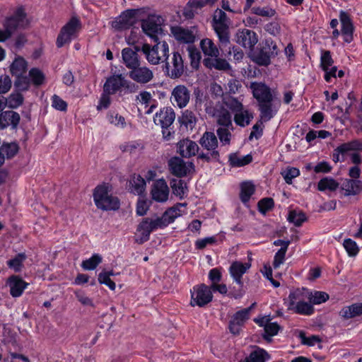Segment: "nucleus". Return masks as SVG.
<instances>
[{
	"instance_id": "1",
	"label": "nucleus",
	"mask_w": 362,
	"mask_h": 362,
	"mask_svg": "<svg viewBox=\"0 0 362 362\" xmlns=\"http://www.w3.org/2000/svg\"><path fill=\"white\" fill-rule=\"evenodd\" d=\"M202 150L198 153L197 160L204 163H221L220 153L218 151V139L212 132H205L199 140Z\"/></svg>"
},
{
	"instance_id": "2",
	"label": "nucleus",
	"mask_w": 362,
	"mask_h": 362,
	"mask_svg": "<svg viewBox=\"0 0 362 362\" xmlns=\"http://www.w3.org/2000/svg\"><path fill=\"white\" fill-rule=\"evenodd\" d=\"M279 54L276 42L271 37L265 38L250 54L251 60L261 66H268L271 59Z\"/></svg>"
},
{
	"instance_id": "3",
	"label": "nucleus",
	"mask_w": 362,
	"mask_h": 362,
	"mask_svg": "<svg viewBox=\"0 0 362 362\" xmlns=\"http://www.w3.org/2000/svg\"><path fill=\"white\" fill-rule=\"evenodd\" d=\"M108 184L98 185L93 191V200L98 209L103 211H117L120 208V201L110 194Z\"/></svg>"
},
{
	"instance_id": "4",
	"label": "nucleus",
	"mask_w": 362,
	"mask_h": 362,
	"mask_svg": "<svg viewBox=\"0 0 362 362\" xmlns=\"http://www.w3.org/2000/svg\"><path fill=\"white\" fill-rule=\"evenodd\" d=\"M27 23L25 9L23 6L18 7L12 16L5 19L4 30L0 29V42H5L17 29L24 28Z\"/></svg>"
},
{
	"instance_id": "5",
	"label": "nucleus",
	"mask_w": 362,
	"mask_h": 362,
	"mask_svg": "<svg viewBox=\"0 0 362 362\" xmlns=\"http://www.w3.org/2000/svg\"><path fill=\"white\" fill-rule=\"evenodd\" d=\"M138 86L125 78L122 74H113L107 78L103 86V91L114 95L122 89L125 93H132L137 90Z\"/></svg>"
},
{
	"instance_id": "6",
	"label": "nucleus",
	"mask_w": 362,
	"mask_h": 362,
	"mask_svg": "<svg viewBox=\"0 0 362 362\" xmlns=\"http://www.w3.org/2000/svg\"><path fill=\"white\" fill-rule=\"evenodd\" d=\"M141 51L146 55L148 62L153 65L165 63L169 57V46L165 41H157L153 46L144 44Z\"/></svg>"
},
{
	"instance_id": "7",
	"label": "nucleus",
	"mask_w": 362,
	"mask_h": 362,
	"mask_svg": "<svg viewBox=\"0 0 362 362\" xmlns=\"http://www.w3.org/2000/svg\"><path fill=\"white\" fill-rule=\"evenodd\" d=\"M230 21L226 13L221 9L217 8L213 16L212 26L223 46L230 44L229 25Z\"/></svg>"
},
{
	"instance_id": "8",
	"label": "nucleus",
	"mask_w": 362,
	"mask_h": 362,
	"mask_svg": "<svg viewBox=\"0 0 362 362\" xmlns=\"http://www.w3.org/2000/svg\"><path fill=\"white\" fill-rule=\"evenodd\" d=\"M81 28V23L78 18L71 17L61 28L56 40L57 47L61 48L66 44H69L73 39L77 37Z\"/></svg>"
},
{
	"instance_id": "9",
	"label": "nucleus",
	"mask_w": 362,
	"mask_h": 362,
	"mask_svg": "<svg viewBox=\"0 0 362 362\" xmlns=\"http://www.w3.org/2000/svg\"><path fill=\"white\" fill-rule=\"evenodd\" d=\"M191 300L190 305L193 307L197 305L204 307L212 301L213 293L210 286L204 284H201L193 286L190 291Z\"/></svg>"
},
{
	"instance_id": "10",
	"label": "nucleus",
	"mask_w": 362,
	"mask_h": 362,
	"mask_svg": "<svg viewBox=\"0 0 362 362\" xmlns=\"http://www.w3.org/2000/svg\"><path fill=\"white\" fill-rule=\"evenodd\" d=\"M163 71L168 77L172 79L180 78L185 71L182 55L178 52H174L170 61L166 60L163 66Z\"/></svg>"
},
{
	"instance_id": "11",
	"label": "nucleus",
	"mask_w": 362,
	"mask_h": 362,
	"mask_svg": "<svg viewBox=\"0 0 362 362\" xmlns=\"http://www.w3.org/2000/svg\"><path fill=\"white\" fill-rule=\"evenodd\" d=\"M254 305L255 303L248 308L238 310L232 316L228 325V329L231 334L233 335H238L240 334L242 327L250 319L251 310Z\"/></svg>"
},
{
	"instance_id": "12",
	"label": "nucleus",
	"mask_w": 362,
	"mask_h": 362,
	"mask_svg": "<svg viewBox=\"0 0 362 362\" xmlns=\"http://www.w3.org/2000/svg\"><path fill=\"white\" fill-rule=\"evenodd\" d=\"M341 23V33L346 43H351L354 40V25L350 14L341 10L339 12Z\"/></svg>"
},
{
	"instance_id": "13",
	"label": "nucleus",
	"mask_w": 362,
	"mask_h": 362,
	"mask_svg": "<svg viewBox=\"0 0 362 362\" xmlns=\"http://www.w3.org/2000/svg\"><path fill=\"white\" fill-rule=\"evenodd\" d=\"M137 10L129 9L122 14L112 23V27L117 30H124L130 28L136 22Z\"/></svg>"
},
{
	"instance_id": "14",
	"label": "nucleus",
	"mask_w": 362,
	"mask_h": 362,
	"mask_svg": "<svg viewBox=\"0 0 362 362\" xmlns=\"http://www.w3.org/2000/svg\"><path fill=\"white\" fill-rule=\"evenodd\" d=\"M168 167L171 173L177 177L187 176L191 169H194L192 162L186 163L179 157H173L168 161Z\"/></svg>"
},
{
	"instance_id": "15",
	"label": "nucleus",
	"mask_w": 362,
	"mask_h": 362,
	"mask_svg": "<svg viewBox=\"0 0 362 362\" xmlns=\"http://www.w3.org/2000/svg\"><path fill=\"white\" fill-rule=\"evenodd\" d=\"M190 91L184 85L176 86L172 91L170 100L180 108L185 107L189 102Z\"/></svg>"
},
{
	"instance_id": "16",
	"label": "nucleus",
	"mask_w": 362,
	"mask_h": 362,
	"mask_svg": "<svg viewBox=\"0 0 362 362\" xmlns=\"http://www.w3.org/2000/svg\"><path fill=\"white\" fill-rule=\"evenodd\" d=\"M257 105L261 119L264 122H268L277 113L280 107V102L275 103L274 98H272Z\"/></svg>"
},
{
	"instance_id": "17",
	"label": "nucleus",
	"mask_w": 362,
	"mask_h": 362,
	"mask_svg": "<svg viewBox=\"0 0 362 362\" xmlns=\"http://www.w3.org/2000/svg\"><path fill=\"white\" fill-rule=\"evenodd\" d=\"M258 42L257 33L249 29L238 30L236 33V42L244 48L253 50L255 45Z\"/></svg>"
},
{
	"instance_id": "18",
	"label": "nucleus",
	"mask_w": 362,
	"mask_h": 362,
	"mask_svg": "<svg viewBox=\"0 0 362 362\" xmlns=\"http://www.w3.org/2000/svg\"><path fill=\"white\" fill-rule=\"evenodd\" d=\"M195 27L185 28L181 26H173L171 33L175 40L181 43L192 44L195 41Z\"/></svg>"
},
{
	"instance_id": "19",
	"label": "nucleus",
	"mask_w": 362,
	"mask_h": 362,
	"mask_svg": "<svg viewBox=\"0 0 362 362\" xmlns=\"http://www.w3.org/2000/svg\"><path fill=\"white\" fill-rule=\"evenodd\" d=\"M129 77L134 81L145 84L150 82L153 78V71L147 66H141L140 65L129 70Z\"/></svg>"
},
{
	"instance_id": "20",
	"label": "nucleus",
	"mask_w": 362,
	"mask_h": 362,
	"mask_svg": "<svg viewBox=\"0 0 362 362\" xmlns=\"http://www.w3.org/2000/svg\"><path fill=\"white\" fill-rule=\"evenodd\" d=\"M250 88L252 91L253 97L257 101V104L275 98L271 88L264 83H251Z\"/></svg>"
},
{
	"instance_id": "21",
	"label": "nucleus",
	"mask_w": 362,
	"mask_h": 362,
	"mask_svg": "<svg viewBox=\"0 0 362 362\" xmlns=\"http://www.w3.org/2000/svg\"><path fill=\"white\" fill-rule=\"evenodd\" d=\"M134 49L130 47L124 48L122 50L123 64L128 69H132L140 65V58L138 52L141 50L139 46H134Z\"/></svg>"
},
{
	"instance_id": "22",
	"label": "nucleus",
	"mask_w": 362,
	"mask_h": 362,
	"mask_svg": "<svg viewBox=\"0 0 362 362\" xmlns=\"http://www.w3.org/2000/svg\"><path fill=\"white\" fill-rule=\"evenodd\" d=\"M152 199L158 202H166L168 199L169 188L163 179L157 180L151 191Z\"/></svg>"
},
{
	"instance_id": "23",
	"label": "nucleus",
	"mask_w": 362,
	"mask_h": 362,
	"mask_svg": "<svg viewBox=\"0 0 362 362\" xmlns=\"http://www.w3.org/2000/svg\"><path fill=\"white\" fill-rule=\"evenodd\" d=\"M175 119V113L170 107H165L156 112L153 117V122L160 127H170Z\"/></svg>"
},
{
	"instance_id": "24",
	"label": "nucleus",
	"mask_w": 362,
	"mask_h": 362,
	"mask_svg": "<svg viewBox=\"0 0 362 362\" xmlns=\"http://www.w3.org/2000/svg\"><path fill=\"white\" fill-rule=\"evenodd\" d=\"M177 152L184 158H190L199 153L198 144L189 139L180 141L177 143Z\"/></svg>"
},
{
	"instance_id": "25",
	"label": "nucleus",
	"mask_w": 362,
	"mask_h": 362,
	"mask_svg": "<svg viewBox=\"0 0 362 362\" xmlns=\"http://www.w3.org/2000/svg\"><path fill=\"white\" fill-rule=\"evenodd\" d=\"M141 28L144 33L153 39L155 42L158 40L157 34L160 30V25L157 22L156 16H148L146 19L143 20Z\"/></svg>"
},
{
	"instance_id": "26",
	"label": "nucleus",
	"mask_w": 362,
	"mask_h": 362,
	"mask_svg": "<svg viewBox=\"0 0 362 362\" xmlns=\"http://www.w3.org/2000/svg\"><path fill=\"white\" fill-rule=\"evenodd\" d=\"M7 284L10 288L11 296L14 298L20 297L28 286V283L17 275L11 276L7 280Z\"/></svg>"
},
{
	"instance_id": "27",
	"label": "nucleus",
	"mask_w": 362,
	"mask_h": 362,
	"mask_svg": "<svg viewBox=\"0 0 362 362\" xmlns=\"http://www.w3.org/2000/svg\"><path fill=\"white\" fill-rule=\"evenodd\" d=\"M20 115L18 112L13 110L3 111L0 113V129H4L8 126H11L13 129H16L20 122Z\"/></svg>"
},
{
	"instance_id": "28",
	"label": "nucleus",
	"mask_w": 362,
	"mask_h": 362,
	"mask_svg": "<svg viewBox=\"0 0 362 362\" xmlns=\"http://www.w3.org/2000/svg\"><path fill=\"white\" fill-rule=\"evenodd\" d=\"M341 189L345 197L358 195L362 192V181L345 179L341 185Z\"/></svg>"
},
{
	"instance_id": "29",
	"label": "nucleus",
	"mask_w": 362,
	"mask_h": 362,
	"mask_svg": "<svg viewBox=\"0 0 362 362\" xmlns=\"http://www.w3.org/2000/svg\"><path fill=\"white\" fill-rule=\"evenodd\" d=\"M339 315L344 320L362 316V303H353L351 305L343 307Z\"/></svg>"
},
{
	"instance_id": "30",
	"label": "nucleus",
	"mask_w": 362,
	"mask_h": 362,
	"mask_svg": "<svg viewBox=\"0 0 362 362\" xmlns=\"http://www.w3.org/2000/svg\"><path fill=\"white\" fill-rule=\"evenodd\" d=\"M137 232L139 233L136 242L139 244H143L147 242L150 238V235L153 229L149 223V218H144L143 221L138 225Z\"/></svg>"
},
{
	"instance_id": "31",
	"label": "nucleus",
	"mask_w": 362,
	"mask_h": 362,
	"mask_svg": "<svg viewBox=\"0 0 362 362\" xmlns=\"http://www.w3.org/2000/svg\"><path fill=\"white\" fill-rule=\"evenodd\" d=\"M204 65L211 69L226 71L230 69L229 63L224 59L217 57L205 58L203 60Z\"/></svg>"
},
{
	"instance_id": "32",
	"label": "nucleus",
	"mask_w": 362,
	"mask_h": 362,
	"mask_svg": "<svg viewBox=\"0 0 362 362\" xmlns=\"http://www.w3.org/2000/svg\"><path fill=\"white\" fill-rule=\"evenodd\" d=\"M270 359L271 356L265 349L255 346L247 357V362H266Z\"/></svg>"
},
{
	"instance_id": "33",
	"label": "nucleus",
	"mask_w": 362,
	"mask_h": 362,
	"mask_svg": "<svg viewBox=\"0 0 362 362\" xmlns=\"http://www.w3.org/2000/svg\"><path fill=\"white\" fill-rule=\"evenodd\" d=\"M252 161L251 154L240 156L238 153H232L228 155V163L231 168H239L248 165Z\"/></svg>"
},
{
	"instance_id": "34",
	"label": "nucleus",
	"mask_w": 362,
	"mask_h": 362,
	"mask_svg": "<svg viewBox=\"0 0 362 362\" xmlns=\"http://www.w3.org/2000/svg\"><path fill=\"white\" fill-rule=\"evenodd\" d=\"M178 121L181 125L185 126L187 129H192L197 124V118L193 111L185 110L178 117Z\"/></svg>"
},
{
	"instance_id": "35",
	"label": "nucleus",
	"mask_w": 362,
	"mask_h": 362,
	"mask_svg": "<svg viewBox=\"0 0 362 362\" xmlns=\"http://www.w3.org/2000/svg\"><path fill=\"white\" fill-rule=\"evenodd\" d=\"M255 192V186L250 181L243 182L240 185V199L241 202L246 204L249 202L252 195Z\"/></svg>"
},
{
	"instance_id": "36",
	"label": "nucleus",
	"mask_w": 362,
	"mask_h": 362,
	"mask_svg": "<svg viewBox=\"0 0 362 362\" xmlns=\"http://www.w3.org/2000/svg\"><path fill=\"white\" fill-rule=\"evenodd\" d=\"M10 71L12 76H19L27 71V62L21 57H18L10 66Z\"/></svg>"
},
{
	"instance_id": "37",
	"label": "nucleus",
	"mask_w": 362,
	"mask_h": 362,
	"mask_svg": "<svg viewBox=\"0 0 362 362\" xmlns=\"http://www.w3.org/2000/svg\"><path fill=\"white\" fill-rule=\"evenodd\" d=\"M144 148V146L141 141H131L126 142L119 146V149L122 152L134 155L141 153Z\"/></svg>"
},
{
	"instance_id": "38",
	"label": "nucleus",
	"mask_w": 362,
	"mask_h": 362,
	"mask_svg": "<svg viewBox=\"0 0 362 362\" xmlns=\"http://www.w3.org/2000/svg\"><path fill=\"white\" fill-rule=\"evenodd\" d=\"M337 148V152L340 153L341 156L345 158L351 151H362V143L358 140H353L339 145Z\"/></svg>"
},
{
	"instance_id": "39",
	"label": "nucleus",
	"mask_w": 362,
	"mask_h": 362,
	"mask_svg": "<svg viewBox=\"0 0 362 362\" xmlns=\"http://www.w3.org/2000/svg\"><path fill=\"white\" fill-rule=\"evenodd\" d=\"M200 46L205 55L211 57L210 58L218 57L219 50L211 39H203L200 42Z\"/></svg>"
},
{
	"instance_id": "40",
	"label": "nucleus",
	"mask_w": 362,
	"mask_h": 362,
	"mask_svg": "<svg viewBox=\"0 0 362 362\" xmlns=\"http://www.w3.org/2000/svg\"><path fill=\"white\" fill-rule=\"evenodd\" d=\"M146 188V181L139 175H134L130 180V190L134 194H141Z\"/></svg>"
},
{
	"instance_id": "41",
	"label": "nucleus",
	"mask_w": 362,
	"mask_h": 362,
	"mask_svg": "<svg viewBox=\"0 0 362 362\" xmlns=\"http://www.w3.org/2000/svg\"><path fill=\"white\" fill-rule=\"evenodd\" d=\"M19 151V146L16 142H4L0 146L1 155L4 157V159H10L13 158Z\"/></svg>"
},
{
	"instance_id": "42",
	"label": "nucleus",
	"mask_w": 362,
	"mask_h": 362,
	"mask_svg": "<svg viewBox=\"0 0 362 362\" xmlns=\"http://www.w3.org/2000/svg\"><path fill=\"white\" fill-rule=\"evenodd\" d=\"M173 193L179 197L180 199H183L187 192V184L180 179H173L170 182Z\"/></svg>"
},
{
	"instance_id": "43",
	"label": "nucleus",
	"mask_w": 362,
	"mask_h": 362,
	"mask_svg": "<svg viewBox=\"0 0 362 362\" xmlns=\"http://www.w3.org/2000/svg\"><path fill=\"white\" fill-rule=\"evenodd\" d=\"M250 267V264L235 261L230 266L229 272L232 277L243 276Z\"/></svg>"
},
{
	"instance_id": "44",
	"label": "nucleus",
	"mask_w": 362,
	"mask_h": 362,
	"mask_svg": "<svg viewBox=\"0 0 362 362\" xmlns=\"http://www.w3.org/2000/svg\"><path fill=\"white\" fill-rule=\"evenodd\" d=\"M296 313L303 315H311L314 313L315 309L310 303L299 300L296 305L291 308Z\"/></svg>"
},
{
	"instance_id": "45",
	"label": "nucleus",
	"mask_w": 362,
	"mask_h": 362,
	"mask_svg": "<svg viewBox=\"0 0 362 362\" xmlns=\"http://www.w3.org/2000/svg\"><path fill=\"white\" fill-rule=\"evenodd\" d=\"M339 187V183L332 177H324L317 183V189L321 192L329 190L335 191Z\"/></svg>"
},
{
	"instance_id": "46",
	"label": "nucleus",
	"mask_w": 362,
	"mask_h": 362,
	"mask_svg": "<svg viewBox=\"0 0 362 362\" xmlns=\"http://www.w3.org/2000/svg\"><path fill=\"white\" fill-rule=\"evenodd\" d=\"M27 256L24 252L18 253L13 259L7 261V266L14 270L15 272H19L23 267V262Z\"/></svg>"
},
{
	"instance_id": "47",
	"label": "nucleus",
	"mask_w": 362,
	"mask_h": 362,
	"mask_svg": "<svg viewBox=\"0 0 362 362\" xmlns=\"http://www.w3.org/2000/svg\"><path fill=\"white\" fill-rule=\"evenodd\" d=\"M280 328L277 322H270L267 325H265L264 328V333L262 334L263 339L268 342H271L272 341V337L278 334Z\"/></svg>"
},
{
	"instance_id": "48",
	"label": "nucleus",
	"mask_w": 362,
	"mask_h": 362,
	"mask_svg": "<svg viewBox=\"0 0 362 362\" xmlns=\"http://www.w3.org/2000/svg\"><path fill=\"white\" fill-rule=\"evenodd\" d=\"M252 118V115H250L247 110H241L235 114L234 121L237 125L244 127L250 124Z\"/></svg>"
},
{
	"instance_id": "49",
	"label": "nucleus",
	"mask_w": 362,
	"mask_h": 362,
	"mask_svg": "<svg viewBox=\"0 0 362 362\" xmlns=\"http://www.w3.org/2000/svg\"><path fill=\"white\" fill-rule=\"evenodd\" d=\"M30 85V79L25 74L16 76L14 81V87L17 91H26L29 89Z\"/></svg>"
},
{
	"instance_id": "50",
	"label": "nucleus",
	"mask_w": 362,
	"mask_h": 362,
	"mask_svg": "<svg viewBox=\"0 0 362 362\" xmlns=\"http://www.w3.org/2000/svg\"><path fill=\"white\" fill-rule=\"evenodd\" d=\"M312 305H318L326 302L329 299V295L323 291L310 292L308 296Z\"/></svg>"
},
{
	"instance_id": "51",
	"label": "nucleus",
	"mask_w": 362,
	"mask_h": 362,
	"mask_svg": "<svg viewBox=\"0 0 362 362\" xmlns=\"http://www.w3.org/2000/svg\"><path fill=\"white\" fill-rule=\"evenodd\" d=\"M29 77L30 78V81L36 86H41L45 78L44 74L37 68H32L29 71Z\"/></svg>"
},
{
	"instance_id": "52",
	"label": "nucleus",
	"mask_w": 362,
	"mask_h": 362,
	"mask_svg": "<svg viewBox=\"0 0 362 362\" xmlns=\"http://www.w3.org/2000/svg\"><path fill=\"white\" fill-rule=\"evenodd\" d=\"M281 174L286 183L291 185L292 184L293 180L300 175V170L297 168L287 167Z\"/></svg>"
},
{
	"instance_id": "53",
	"label": "nucleus",
	"mask_w": 362,
	"mask_h": 362,
	"mask_svg": "<svg viewBox=\"0 0 362 362\" xmlns=\"http://www.w3.org/2000/svg\"><path fill=\"white\" fill-rule=\"evenodd\" d=\"M102 262V257L98 254H94L88 259L83 261L81 267L86 270H93Z\"/></svg>"
},
{
	"instance_id": "54",
	"label": "nucleus",
	"mask_w": 362,
	"mask_h": 362,
	"mask_svg": "<svg viewBox=\"0 0 362 362\" xmlns=\"http://www.w3.org/2000/svg\"><path fill=\"white\" fill-rule=\"evenodd\" d=\"M6 105L10 108H17L20 105H21L23 103V95L18 91L17 93H11L6 98Z\"/></svg>"
},
{
	"instance_id": "55",
	"label": "nucleus",
	"mask_w": 362,
	"mask_h": 362,
	"mask_svg": "<svg viewBox=\"0 0 362 362\" xmlns=\"http://www.w3.org/2000/svg\"><path fill=\"white\" fill-rule=\"evenodd\" d=\"M251 11L252 13L262 17L272 18L276 14V10L269 6H255L252 7Z\"/></svg>"
},
{
	"instance_id": "56",
	"label": "nucleus",
	"mask_w": 362,
	"mask_h": 362,
	"mask_svg": "<svg viewBox=\"0 0 362 362\" xmlns=\"http://www.w3.org/2000/svg\"><path fill=\"white\" fill-rule=\"evenodd\" d=\"M274 206V201L271 197L263 198L260 199L257 204L258 210L262 214H266V213L272 210Z\"/></svg>"
},
{
	"instance_id": "57",
	"label": "nucleus",
	"mask_w": 362,
	"mask_h": 362,
	"mask_svg": "<svg viewBox=\"0 0 362 362\" xmlns=\"http://www.w3.org/2000/svg\"><path fill=\"white\" fill-rule=\"evenodd\" d=\"M298 338L300 339L301 344L309 346H314L316 343H320L322 339L319 336L312 335L309 337L305 336V333L303 331H300Z\"/></svg>"
},
{
	"instance_id": "58",
	"label": "nucleus",
	"mask_w": 362,
	"mask_h": 362,
	"mask_svg": "<svg viewBox=\"0 0 362 362\" xmlns=\"http://www.w3.org/2000/svg\"><path fill=\"white\" fill-rule=\"evenodd\" d=\"M226 106L233 112H240L243 110V104L235 98L228 97L224 99Z\"/></svg>"
},
{
	"instance_id": "59",
	"label": "nucleus",
	"mask_w": 362,
	"mask_h": 362,
	"mask_svg": "<svg viewBox=\"0 0 362 362\" xmlns=\"http://www.w3.org/2000/svg\"><path fill=\"white\" fill-rule=\"evenodd\" d=\"M334 64V60L332 58L331 52L329 50H325L321 54L320 57V67L323 71L328 70V68L332 66Z\"/></svg>"
},
{
	"instance_id": "60",
	"label": "nucleus",
	"mask_w": 362,
	"mask_h": 362,
	"mask_svg": "<svg viewBox=\"0 0 362 362\" xmlns=\"http://www.w3.org/2000/svg\"><path fill=\"white\" fill-rule=\"evenodd\" d=\"M289 222L293 223L296 226H300L306 221L305 214L302 212L297 213L295 211H290L288 217Z\"/></svg>"
},
{
	"instance_id": "61",
	"label": "nucleus",
	"mask_w": 362,
	"mask_h": 362,
	"mask_svg": "<svg viewBox=\"0 0 362 362\" xmlns=\"http://www.w3.org/2000/svg\"><path fill=\"white\" fill-rule=\"evenodd\" d=\"M343 245L350 257L356 256L359 251L356 243L350 238L345 239Z\"/></svg>"
},
{
	"instance_id": "62",
	"label": "nucleus",
	"mask_w": 362,
	"mask_h": 362,
	"mask_svg": "<svg viewBox=\"0 0 362 362\" xmlns=\"http://www.w3.org/2000/svg\"><path fill=\"white\" fill-rule=\"evenodd\" d=\"M220 141L223 144H229L231 139V133L226 127H219L216 131Z\"/></svg>"
},
{
	"instance_id": "63",
	"label": "nucleus",
	"mask_w": 362,
	"mask_h": 362,
	"mask_svg": "<svg viewBox=\"0 0 362 362\" xmlns=\"http://www.w3.org/2000/svg\"><path fill=\"white\" fill-rule=\"evenodd\" d=\"M149 223L151 226V229H153V230L158 228H163L168 226V223L166 221V218L164 217L163 214L162 215V216L157 217L155 219L149 218Z\"/></svg>"
},
{
	"instance_id": "64",
	"label": "nucleus",
	"mask_w": 362,
	"mask_h": 362,
	"mask_svg": "<svg viewBox=\"0 0 362 362\" xmlns=\"http://www.w3.org/2000/svg\"><path fill=\"white\" fill-rule=\"evenodd\" d=\"M52 105L54 109L59 111H66L67 110L66 102L57 95H54L52 97Z\"/></svg>"
}]
</instances>
